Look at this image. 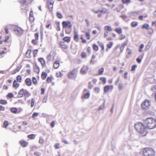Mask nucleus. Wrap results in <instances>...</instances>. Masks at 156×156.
Listing matches in <instances>:
<instances>
[{
  "mask_svg": "<svg viewBox=\"0 0 156 156\" xmlns=\"http://www.w3.org/2000/svg\"><path fill=\"white\" fill-rule=\"evenodd\" d=\"M38 61L41 63L42 66L43 67L46 66V63L45 60L42 58H39L38 59Z\"/></svg>",
  "mask_w": 156,
  "mask_h": 156,
  "instance_id": "f3484780",
  "label": "nucleus"
},
{
  "mask_svg": "<svg viewBox=\"0 0 156 156\" xmlns=\"http://www.w3.org/2000/svg\"><path fill=\"white\" fill-rule=\"evenodd\" d=\"M137 67L136 65H134L132 66V68L131 69V71H133L135 70L136 68Z\"/></svg>",
  "mask_w": 156,
  "mask_h": 156,
  "instance_id": "680f3d73",
  "label": "nucleus"
},
{
  "mask_svg": "<svg viewBox=\"0 0 156 156\" xmlns=\"http://www.w3.org/2000/svg\"><path fill=\"white\" fill-rule=\"evenodd\" d=\"M29 20L31 22H33L34 20V19L33 16H29Z\"/></svg>",
  "mask_w": 156,
  "mask_h": 156,
  "instance_id": "e2e57ef3",
  "label": "nucleus"
},
{
  "mask_svg": "<svg viewBox=\"0 0 156 156\" xmlns=\"http://www.w3.org/2000/svg\"><path fill=\"white\" fill-rule=\"evenodd\" d=\"M138 24V22L136 21L133 22L131 23V26L133 27H136Z\"/></svg>",
  "mask_w": 156,
  "mask_h": 156,
  "instance_id": "8fccbe9b",
  "label": "nucleus"
},
{
  "mask_svg": "<svg viewBox=\"0 0 156 156\" xmlns=\"http://www.w3.org/2000/svg\"><path fill=\"white\" fill-rule=\"evenodd\" d=\"M25 83L28 86H30L32 85V82L31 79L30 78H27L25 80Z\"/></svg>",
  "mask_w": 156,
  "mask_h": 156,
  "instance_id": "6ab92c4d",
  "label": "nucleus"
},
{
  "mask_svg": "<svg viewBox=\"0 0 156 156\" xmlns=\"http://www.w3.org/2000/svg\"><path fill=\"white\" fill-rule=\"evenodd\" d=\"M6 97L7 98H10L13 97L14 95L12 93H9L7 95Z\"/></svg>",
  "mask_w": 156,
  "mask_h": 156,
  "instance_id": "3c124183",
  "label": "nucleus"
},
{
  "mask_svg": "<svg viewBox=\"0 0 156 156\" xmlns=\"http://www.w3.org/2000/svg\"><path fill=\"white\" fill-rule=\"evenodd\" d=\"M136 129L142 136H145L147 133V128L143 123L139 122L135 125Z\"/></svg>",
  "mask_w": 156,
  "mask_h": 156,
  "instance_id": "f03ea898",
  "label": "nucleus"
},
{
  "mask_svg": "<svg viewBox=\"0 0 156 156\" xmlns=\"http://www.w3.org/2000/svg\"><path fill=\"white\" fill-rule=\"evenodd\" d=\"M13 30L16 34L18 35H21L22 34L24 31L22 29L17 26H15L14 27Z\"/></svg>",
  "mask_w": 156,
  "mask_h": 156,
  "instance_id": "6e6552de",
  "label": "nucleus"
},
{
  "mask_svg": "<svg viewBox=\"0 0 156 156\" xmlns=\"http://www.w3.org/2000/svg\"><path fill=\"white\" fill-rule=\"evenodd\" d=\"M56 15L57 17L59 19H61L62 18V14L59 12H57Z\"/></svg>",
  "mask_w": 156,
  "mask_h": 156,
  "instance_id": "13d9d810",
  "label": "nucleus"
},
{
  "mask_svg": "<svg viewBox=\"0 0 156 156\" xmlns=\"http://www.w3.org/2000/svg\"><path fill=\"white\" fill-rule=\"evenodd\" d=\"M35 100L34 98H32L31 99V102L30 103V106L31 107H33L34 105Z\"/></svg>",
  "mask_w": 156,
  "mask_h": 156,
  "instance_id": "864d4df0",
  "label": "nucleus"
},
{
  "mask_svg": "<svg viewBox=\"0 0 156 156\" xmlns=\"http://www.w3.org/2000/svg\"><path fill=\"white\" fill-rule=\"evenodd\" d=\"M34 154L35 155H36L37 156H40V155H41V154L39 152L36 151L34 152Z\"/></svg>",
  "mask_w": 156,
  "mask_h": 156,
  "instance_id": "69168bd1",
  "label": "nucleus"
},
{
  "mask_svg": "<svg viewBox=\"0 0 156 156\" xmlns=\"http://www.w3.org/2000/svg\"><path fill=\"white\" fill-rule=\"evenodd\" d=\"M115 31L119 34L122 33V28H117L115 30Z\"/></svg>",
  "mask_w": 156,
  "mask_h": 156,
  "instance_id": "e433bc0d",
  "label": "nucleus"
},
{
  "mask_svg": "<svg viewBox=\"0 0 156 156\" xmlns=\"http://www.w3.org/2000/svg\"><path fill=\"white\" fill-rule=\"evenodd\" d=\"M54 147L55 149H57L62 147V146L60 145L59 143H57L54 145Z\"/></svg>",
  "mask_w": 156,
  "mask_h": 156,
  "instance_id": "49530a36",
  "label": "nucleus"
},
{
  "mask_svg": "<svg viewBox=\"0 0 156 156\" xmlns=\"http://www.w3.org/2000/svg\"><path fill=\"white\" fill-rule=\"evenodd\" d=\"M17 82L20 83L22 81V77L20 75H18L16 77V80Z\"/></svg>",
  "mask_w": 156,
  "mask_h": 156,
  "instance_id": "58836bf2",
  "label": "nucleus"
},
{
  "mask_svg": "<svg viewBox=\"0 0 156 156\" xmlns=\"http://www.w3.org/2000/svg\"><path fill=\"white\" fill-rule=\"evenodd\" d=\"M32 82L34 85H37L38 84V82L36 78L35 77H33L32 79Z\"/></svg>",
  "mask_w": 156,
  "mask_h": 156,
  "instance_id": "2f4dec72",
  "label": "nucleus"
},
{
  "mask_svg": "<svg viewBox=\"0 0 156 156\" xmlns=\"http://www.w3.org/2000/svg\"><path fill=\"white\" fill-rule=\"evenodd\" d=\"M31 94L26 89L22 88L20 90L18 93L17 97L19 98H22L24 96L25 98L29 97Z\"/></svg>",
  "mask_w": 156,
  "mask_h": 156,
  "instance_id": "20e7f679",
  "label": "nucleus"
},
{
  "mask_svg": "<svg viewBox=\"0 0 156 156\" xmlns=\"http://www.w3.org/2000/svg\"><path fill=\"white\" fill-rule=\"evenodd\" d=\"M47 76V74L45 72H42L41 74V78L43 80H44Z\"/></svg>",
  "mask_w": 156,
  "mask_h": 156,
  "instance_id": "473e14b6",
  "label": "nucleus"
},
{
  "mask_svg": "<svg viewBox=\"0 0 156 156\" xmlns=\"http://www.w3.org/2000/svg\"><path fill=\"white\" fill-rule=\"evenodd\" d=\"M78 72V70L77 69H74L68 73L67 76L69 79H74L76 77Z\"/></svg>",
  "mask_w": 156,
  "mask_h": 156,
  "instance_id": "423d86ee",
  "label": "nucleus"
},
{
  "mask_svg": "<svg viewBox=\"0 0 156 156\" xmlns=\"http://www.w3.org/2000/svg\"><path fill=\"white\" fill-rule=\"evenodd\" d=\"M93 85L91 83V82H89V85L88 86V87L89 89H91L93 87Z\"/></svg>",
  "mask_w": 156,
  "mask_h": 156,
  "instance_id": "774afa93",
  "label": "nucleus"
},
{
  "mask_svg": "<svg viewBox=\"0 0 156 156\" xmlns=\"http://www.w3.org/2000/svg\"><path fill=\"white\" fill-rule=\"evenodd\" d=\"M80 38L81 40V43L82 44H86L87 43V40L85 38L83 35H81Z\"/></svg>",
  "mask_w": 156,
  "mask_h": 156,
  "instance_id": "b1692460",
  "label": "nucleus"
},
{
  "mask_svg": "<svg viewBox=\"0 0 156 156\" xmlns=\"http://www.w3.org/2000/svg\"><path fill=\"white\" fill-rule=\"evenodd\" d=\"M100 80L103 84H105L106 83V79L105 77H101L100 78Z\"/></svg>",
  "mask_w": 156,
  "mask_h": 156,
  "instance_id": "f704fd0d",
  "label": "nucleus"
},
{
  "mask_svg": "<svg viewBox=\"0 0 156 156\" xmlns=\"http://www.w3.org/2000/svg\"><path fill=\"white\" fill-rule=\"evenodd\" d=\"M54 3V1L52 0H51V1L49 0H48L47 2V4L48 9L50 11L52 10Z\"/></svg>",
  "mask_w": 156,
  "mask_h": 156,
  "instance_id": "9b49d317",
  "label": "nucleus"
},
{
  "mask_svg": "<svg viewBox=\"0 0 156 156\" xmlns=\"http://www.w3.org/2000/svg\"><path fill=\"white\" fill-rule=\"evenodd\" d=\"M93 49L96 51H97L98 50V47L95 44H94L93 45Z\"/></svg>",
  "mask_w": 156,
  "mask_h": 156,
  "instance_id": "c03bdc74",
  "label": "nucleus"
},
{
  "mask_svg": "<svg viewBox=\"0 0 156 156\" xmlns=\"http://www.w3.org/2000/svg\"><path fill=\"white\" fill-rule=\"evenodd\" d=\"M113 86L112 85H107L104 87V91L105 93L108 92L110 89L112 90Z\"/></svg>",
  "mask_w": 156,
  "mask_h": 156,
  "instance_id": "dca6fc26",
  "label": "nucleus"
},
{
  "mask_svg": "<svg viewBox=\"0 0 156 156\" xmlns=\"http://www.w3.org/2000/svg\"><path fill=\"white\" fill-rule=\"evenodd\" d=\"M38 51V49H35L33 51V56L35 58L36 57Z\"/></svg>",
  "mask_w": 156,
  "mask_h": 156,
  "instance_id": "603ef678",
  "label": "nucleus"
},
{
  "mask_svg": "<svg viewBox=\"0 0 156 156\" xmlns=\"http://www.w3.org/2000/svg\"><path fill=\"white\" fill-rule=\"evenodd\" d=\"M144 44H142L140 45L139 48V49L138 50L140 52H141L143 51L142 49L144 48Z\"/></svg>",
  "mask_w": 156,
  "mask_h": 156,
  "instance_id": "6e6d98bb",
  "label": "nucleus"
},
{
  "mask_svg": "<svg viewBox=\"0 0 156 156\" xmlns=\"http://www.w3.org/2000/svg\"><path fill=\"white\" fill-rule=\"evenodd\" d=\"M7 102L6 100L1 99L0 100V104L2 105H6L7 104Z\"/></svg>",
  "mask_w": 156,
  "mask_h": 156,
  "instance_id": "a18cd8bd",
  "label": "nucleus"
},
{
  "mask_svg": "<svg viewBox=\"0 0 156 156\" xmlns=\"http://www.w3.org/2000/svg\"><path fill=\"white\" fill-rule=\"evenodd\" d=\"M95 58V56L94 55H92V58L90 61V62L92 63L94 61V60Z\"/></svg>",
  "mask_w": 156,
  "mask_h": 156,
  "instance_id": "0e129e2a",
  "label": "nucleus"
},
{
  "mask_svg": "<svg viewBox=\"0 0 156 156\" xmlns=\"http://www.w3.org/2000/svg\"><path fill=\"white\" fill-rule=\"evenodd\" d=\"M25 55L28 58H30L31 56V51L30 49H28L26 51Z\"/></svg>",
  "mask_w": 156,
  "mask_h": 156,
  "instance_id": "a878e982",
  "label": "nucleus"
},
{
  "mask_svg": "<svg viewBox=\"0 0 156 156\" xmlns=\"http://www.w3.org/2000/svg\"><path fill=\"white\" fill-rule=\"evenodd\" d=\"M81 56L82 58H87V54L85 51L82 52L81 54Z\"/></svg>",
  "mask_w": 156,
  "mask_h": 156,
  "instance_id": "c9c22d12",
  "label": "nucleus"
},
{
  "mask_svg": "<svg viewBox=\"0 0 156 156\" xmlns=\"http://www.w3.org/2000/svg\"><path fill=\"white\" fill-rule=\"evenodd\" d=\"M89 69V67L87 66H84L81 69L80 73L82 74H85L88 72Z\"/></svg>",
  "mask_w": 156,
  "mask_h": 156,
  "instance_id": "4468645a",
  "label": "nucleus"
},
{
  "mask_svg": "<svg viewBox=\"0 0 156 156\" xmlns=\"http://www.w3.org/2000/svg\"><path fill=\"white\" fill-rule=\"evenodd\" d=\"M21 124L23 126H27L28 125V122L26 121H23L22 122Z\"/></svg>",
  "mask_w": 156,
  "mask_h": 156,
  "instance_id": "4d7b16f0",
  "label": "nucleus"
},
{
  "mask_svg": "<svg viewBox=\"0 0 156 156\" xmlns=\"http://www.w3.org/2000/svg\"><path fill=\"white\" fill-rule=\"evenodd\" d=\"M124 87V86L123 84L122 83H119L118 85L119 89L121 90L123 89Z\"/></svg>",
  "mask_w": 156,
  "mask_h": 156,
  "instance_id": "de8ad7c7",
  "label": "nucleus"
},
{
  "mask_svg": "<svg viewBox=\"0 0 156 156\" xmlns=\"http://www.w3.org/2000/svg\"><path fill=\"white\" fill-rule=\"evenodd\" d=\"M33 69L35 72L38 74L39 73L40 71V68L37 64H35L33 66Z\"/></svg>",
  "mask_w": 156,
  "mask_h": 156,
  "instance_id": "393cba45",
  "label": "nucleus"
},
{
  "mask_svg": "<svg viewBox=\"0 0 156 156\" xmlns=\"http://www.w3.org/2000/svg\"><path fill=\"white\" fill-rule=\"evenodd\" d=\"M113 43L112 41H110L106 45L107 48L106 49V51H108V49H110L112 48L113 45Z\"/></svg>",
  "mask_w": 156,
  "mask_h": 156,
  "instance_id": "bb28decb",
  "label": "nucleus"
},
{
  "mask_svg": "<svg viewBox=\"0 0 156 156\" xmlns=\"http://www.w3.org/2000/svg\"><path fill=\"white\" fill-rule=\"evenodd\" d=\"M9 125V122L7 120L4 121L3 122V127L5 128H6Z\"/></svg>",
  "mask_w": 156,
  "mask_h": 156,
  "instance_id": "4c0bfd02",
  "label": "nucleus"
},
{
  "mask_svg": "<svg viewBox=\"0 0 156 156\" xmlns=\"http://www.w3.org/2000/svg\"><path fill=\"white\" fill-rule=\"evenodd\" d=\"M62 24L63 28H65V33L67 34H70L72 31V25L69 21H63Z\"/></svg>",
  "mask_w": 156,
  "mask_h": 156,
  "instance_id": "7ed1b4c3",
  "label": "nucleus"
},
{
  "mask_svg": "<svg viewBox=\"0 0 156 156\" xmlns=\"http://www.w3.org/2000/svg\"><path fill=\"white\" fill-rule=\"evenodd\" d=\"M108 31H105L104 33V37L106 38V40L108 41H111L113 40V38L111 36H108Z\"/></svg>",
  "mask_w": 156,
  "mask_h": 156,
  "instance_id": "a211bd4d",
  "label": "nucleus"
},
{
  "mask_svg": "<svg viewBox=\"0 0 156 156\" xmlns=\"http://www.w3.org/2000/svg\"><path fill=\"white\" fill-rule=\"evenodd\" d=\"M144 156H154V151L152 148H144L143 151Z\"/></svg>",
  "mask_w": 156,
  "mask_h": 156,
  "instance_id": "39448f33",
  "label": "nucleus"
},
{
  "mask_svg": "<svg viewBox=\"0 0 156 156\" xmlns=\"http://www.w3.org/2000/svg\"><path fill=\"white\" fill-rule=\"evenodd\" d=\"M22 67V65H20L17 66L16 69H15L12 72V74H14L18 72Z\"/></svg>",
  "mask_w": 156,
  "mask_h": 156,
  "instance_id": "c85d7f7f",
  "label": "nucleus"
},
{
  "mask_svg": "<svg viewBox=\"0 0 156 156\" xmlns=\"http://www.w3.org/2000/svg\"><path fill=\"white\" fill-rule=\"evenodd\" d=\"M34 39H33L31 41V43L34 45H36L38 43L39 39V33L38 32L34 34Z\"/></svg>",
  "mask_w": 156,
  "mask_h": 156,
  "instance_id": "1a4fd4ad",
  "label": "nucleus"
},
{
  "mask_svg": "<svg viewBox=\"0 0 156 156\" xmlns=\"http://www.w3.org/2000/svg\"><path fill=\"white\" fill-rule=\"evenodd\" d=\"M62 40L63 41L69 43L71 41V38L70 37H65L63 38Z\"/></svg>",
  "mask_w": 156,
  "mask_h": 156,
  "instance_id": "5701e85b",
  "label": "nucleus"
},
{
  "mask_svg": "<svg viewBox=\"0 0 156 156\" xmlns=\"http://www.w3.org/2000/svg\"><path fill=\"white\" fill-rule=\"evenodd\" d=\"M19 143L21 146L24 147H27L28 144V142L23 140L20 141Z\"/></svg>",
  "mask_w": 156,
  "mask_h": 156,
  "instance_id": "aec40b11",
  "label": "nucleus"
},
{
  "mask_svg": "<svg viewBox=\"0 0 156 156\" xmlns=\"http://www.w3.org/2000/svg\"><path fill=\"white\" fill-rule=\"evenodd\" d=\"M13 87L15 89H17L20 86V84L17 83V81L16 80H14L13 81Z\"/></svg>",
  "mask_w": 156,
  "mask_h": 156,
  "instance_id": "cd10ccee",
  "label": "nucleus"
},
{
  "mask_svg": "<svg viewBox=\"0 0 156 156\" xmlns=\"http://www.w3.org/2000/svg\"><path fill=\"white\" fill-rule=\"evenodd\" d=\"M44 140L43 138L42 137L40 136V137L39 140V142L40 144H42L44 143Z\"/></svg>",
  "mask_w": 156,
  "mask_h": 156,
  "instance_id": "09e8293b",
  "label": "nucleus"
},
{
  "mask_svg": "<svg viewBox=\"0 0 156 156\" xmlns=\"http://www.w3.org/2000/svg\"><path fill=\"white\" fill-rule=\"evenodd\" d=\"M105 30L106 31H111L113 29L111 27L107 25L105 26L104 27Z\"/></svg>",
  "mask_w": 156,
  "mask_h": 156,
  "instance_id": "7c9ffc66",
  "label": "nucleus"
},
{
  "mask_svg": "<svg viewBox=\"0 0 156 156\" xmlns=\"http://www.w3.org/2000/svg\"><path fill=\"white\" fill-rule=\"evenodd\" d=\"M98 44L99 46L101 48L102 50L104 51V44L100 41H98Z\"/></svg>",
  "mask_w": 156,
  "mask_h": 156,
  "instance_id": "a19ab883",
  "label": "nucleus"
},
{
  "mask_svg": "<svg viewBox=\"0 0 156 156\" xmlns=\"http://www.w3.org/2000/svg\"><path fill=\"white\" fill-rule=\"evenodd\" d=\"M80 36L78 33L74 31L73 33V40L76 42H78L79 41Z\"/></svg>",
  "mask_w": 156,
  "mask_h": 156,
  "instance_id": "9d476101",
  "label": "nucleus"
},
{
  "mask_svg": "<svg viewBox=\"0 0 156 156\" xmlns=\"http://www.w3.org/2000/svg\"><path fill=\"white\" fill-rule=\"evenodd\" d=\"M144 124L147 128L151 129L156 127V119L149 117L144 120Z\"/></svg>",
  "mask_w": 156,
  "mask_h": 156,
  "instance_id": "f257e3e1",
  "label": "nucleus"
},
{
  "mask_svg": "<svg viewBox=\"0 0 156 156\" xmlns=\"http://www.w3.org/2000/svg\"><path fill=\"white\" fill-rule=\"evenodd\" d=\"M84 93L85 94H84L83 96L82 97V98H84L85 99H87L89 98L90 96V93L89 91L87 89H85L84 90Z\"/></svg>",
  "mask_w": 156,
  "mask_h": 156,
  "instance_id": "2eb2a0df",
  "label": "nucleus"
},
{
  "mask_svg": "<svg viewBox=\"0 0 156 156\" xmlns=\"http://www.w3.org/2000/svg\"><path fill=\"white\" fill-rule=\"evenodd\" d=\"M38 115V113L34 112L32 114V117L33 118H34L35 117L37 116Z\"/></svg>",
  "mask_w": 156,
  "mask_h": 156,
  "instance_id": "bf43d9fd",
  "label": "nucleus"
},
{
  "mask_svg": "<svg viewBox=\"0 0 156 156\" xmlns=\"http://www.w3.org/2000/svg\"><path fill=\"white\" fill-rule=\"evenodd\" d=\"M85 34L87 40H90L91 38V36L90 33L86 32L85 33Z\"/></svg>",
  "mask_w": 156,
  "mask_h": 156,
  "instance_id": "ea45409f",
  "label": "nucleus"
},
{
  "mask_svg": "<svg viewBox=\"0 0 156 156\" xmlns=\"http://www.w3.org/2000/svg\"><path fill=\"white\" fill-rule=\"evenodd\" d=\"M54 78L52 77V76H50L48 77L46 80V82L47 83H52V85H54V83L53 82H52V81L53 80Z\"/></svg>",
  "mask_w": 156,
  "mask_h": 156,
  "instance_id": "412c9836",
  "label": "nucleus"
},
{
  "mask_svg": "<svg viewBox=\"0 0 156 156\" xmlns=\"http://www.w3.org/2000/svg\"><path fill=\"white\" fill-rule=\"evenodd\" d=\"M142 29H145L146 30H148L149 28V25L147 23L144 24L142 26Z\"/></svg>",
  "mask_w": 156,
  "mask_h": 156,
  "instance_id": "79ce46f5",
  "label": "nucleus"
},
{
  "mask_svg": "<svg viewBox=\"0 0 156 156\" xmlns=\"http://www.w3.org/2000/svg\"><path fill=\"white\" fill-rule=\"evenodd\" d=\"M144 55V53L140 56V58H139V57H138L136 58V61L138 63H141V59L143 58Z\"/></svg>",
  "mask_w": 156,
  "mask_h": 156,
  "instance_id": "72a5a7b5",
  "label": "nucleus"
},
{
  "mask_svg": "<svg viewBox=\"0 0 156 156\" xmlns=\"http://www.w3.org/2000/svg\"><path fill=\"white\" fill-rule=\"evenodd\" d=\"M11 112L14 114H16L21 112L22 111V109L20 108L18 109L16 108L13 107L11 108Z\"/></svg>",
  "mask_w": 156,
  "mask_h": 156,
  "instance_id": "f8f14e48",
  "label": "nucleus"
},
{
  "mask_svg": "<svg viewBox=\"0 0 156 156\" xmlns=\"http://www.w3.org/2000/svg\"><path fill=\"white\" fill-rule=\"evenodd\" d=\"M104 72V68L102 67L99 69L98 71V75H101L103 74Z\"/></svg>",
  "mask_w": 156,
  "mask_h": 156,
  "instance_id": "c756f323",
  "label": "nucleus"
},
{
  "mask_svg": "<svg viewBox=\"0 0 156 156\" xmlns=\"http://www.w3.org/2000/svg\"><path fill=\"white\" fill-rule=\"evenodd\" d=\"M35 135L34 134H31L28 135L27 137L30 139H33L35 137Z\"/></svg>",
  "mask_w": 156,
  "mask_h": 156,
  "instance_id": "37998d69",
  "label": "nucleus"
},
{
  "mask_svg": "<svg viewBox=\"0 0 156 156\" xmlns=\"http://www.w3.org/2000/svg\"><path fill=\"white\" fill-rule=\"evenodd\" d=\"M58 44L60 48L64 49H67L68 47V45L63 41H61L58 42Z\"/></svg>",
  "mask_w": 156,
  "mask_h": 156,
  "instance_id": "ddd939ff",
  "label": "nucleus"
},
{
  "mask_svg": "<svg viewBox=\"0 0 156 156\" xmlns=\"http://www.w3.org/2000/svg\"><path fill=\"white\" fill-rule=\"evenodd\" d=\"M19 2L22 4L23 5L26 2V0H19Z\"/></svg>",
  "mask_w": 156,
  "mask_h": 156,
  "instance_id": "338daca9",
  "label": "nucleus"
},
{
  "mask_svg": "<svg viewBox=\"0 0 156 156\" xmlns=\"http://www.w3.org/2000/svg\"><path fill=\"white\" fill-rule=\"evenodd\" d=\"M60 65L59 61L57 60L55 61L53 64V66L54 69H57L58 68Z\"/></svg>",
  "mask_w": 156,
  "mask_h": 156,
  "instance_id": "4be33fe9",
  "label": "nucleus"
},
{
  "mask_svg": "<svg viewBox=\"0 0 156 156\" xmlns=\"http://www.w3.org/2000/svg\"><path fill=\"white\" fill-rule=\"evenodd\" d=\"M12 130L14 132H16L19 131V130H18L17 127L15 126H13V128Z\"/></svg>",
  "mask_w": 156,
  "mask_h": 156,
  "instance_id": "052dcab7",
  "label": "nucleus"
},
{
  "mask_svg": "<svg viewBox=\"0 0 156 156\" xmlns=\"http://www.w3.org/2000/svg\"><path fill=\"white\" fill-rule=\"evenodd\" d=\"M94 91L96 93H98L100 91V88L98 87H95L94 89Z\"/></svg>",
  "mask_w": 156,
  "mask_h": 156,
  "instance_id": "5fc2aeb1",
  "label": "nucleus"
},
{
  "mask_svg": "<svg viewBox=\"0 0 156 156\" xmlns=\"http://www.w3.org/2000/svg\"><path fill=\"white\" fill-rule=\"evenodd\" d=\"M151 105V101L147 100H145L141 104L142 108L145 110L148 109Z\"/></svg>",
  "mask_w": 156,
  "mask_h": 156,
  "instance_id": "0eeeda50",
  "label": "nucleus"
}]
</instances>
